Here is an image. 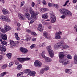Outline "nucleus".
<instances>
[{
	"label": "nucleus",
	"instance_id": "nucleus-1",
	"mask_svg": "<svg viewBox=\"0 0 77 77\" xmlns=\"http://www.w3.org/2000/svg\"><path fill=\"white\" fill-rule=\"evenodd\" d=\"M29 12L30 14L31 15V17H30V14L27 13H25V16L26 17V18H27L29 20H31L30 22V23L32 24V23H33L34 20H35L37 14L36 12H34L33 9H32V8H30L29 10Z\"/></svg>",
	"mask_w": 77,
	"mask_h": 77
},
{
	"label": "nucleus",
	"instance_id": "nucleus-2",
	"mask_svg": "<svg viewBox=\"0 0 77 77\" xmlns=\"http://www.w3.org/2000/svg\"><path fill=\"white\" fill-rule=\"evenodd\" d=\"M69 46H67L65 44V43L63 41H60V42L56 43L54 46V48L56 50H58L60 48L65 49L66 48H69Z\"/></svg>",
	"mask_w": 77,
	"mask_h": 77
},
{
	"label": "nucleus",
	"instance_id": "nucleus-3",
	"mask_svg": "<svg viewBox=\"0 0 77 77\" xmlns=\"http://www.w3.org/2000/svg\"><path fill=\"white\" fill-rule=\"evenodd\" d=\"M60 11L61 14H63L66 15V16L72 15V13L71 11H69L67 9L64 8L61 9L60 10Z\"/></svg>",
	"mask_w": 77,
	"mask_h": 77
},
{
	"label": "nucleus",
	"instance_id": "nucleus-4",
	"mask_svg": "<svg viewBox=\"0 0 77 77\" xmlns=\"http://www.w3.org/2000/svg\"><path fill=\"white\" fill-rule=\"evenodd\" d=\"M0 19L1 21H3L7 23H11V20L9 18L3 15L0 16Z\"/></svg>",
	"mask_w": 77,
	"mask_h": 77
},
{
	"label": "nucleus",
	"instance_id": "nucleus-5",
	"mask_svg": "<svg viewBox=\"0 0 77 77\" xmlns=\"http://www.w3.org/2000/svg\"><path fill=\"white\" fill-rule=\"evenodd\" d=\"M42 53L41 54L43 58H45V62H50L52 61V60L50 58L47 57H45V55L44 54H45V51H43Z\"/></svg>",
	"mask_w": 77,
	"mask_h": 77
},
{
	"label": "nucleus",
	"instance_id": "nucleus-6",
	"mask_svg": "<svg viewBox=\"0 0 77 77\" xmlns=\"http://www.w3.org/2000/svg\"><path fill=\"white\" fill-rule=\"evenodd\" d=\"M46 49H47L48 51L49 54L50 56L51 57H53L54 56V53L53 52V51L51 49V46H49L48 47H46Z\"/></svg>",
	"mask_w": 77,
	"mask_h": 77
},
{
	"label": "nucleus",
	"instance_id": "nucleus-7",
	"mask_svg": "<svg viewBox=\"0 0 77 77\" xmlns=\"http://www.w3.org/2000/svg\"><path fill=\"white\" fill-rule=\"evenodd\" d=\"M17 60H18L19 62H23L24 61H27V60H30V58H17Z\"/></svg>",
	"mask_w": 77,
	"mask_h": 77
},
{
	"label": "nucleus",
	"instance_id": "nucleus-8",
	"mask_svg": "<svg viewBox=\"0 0 77 77\" xmlns=\"http://www.w3.org/2000/svg\"><path fill=\"white\" fill-rule=\"evenodd\" d=\"M41 65H42L41 62L38 60H37L34 62V66H35V67H37V68L41 67Z\"/></svg>",
	"mask_w": 77,
	"mask_h": 77
},
{
	"label": "nucleus",
	"instance_id": "nucleus-9",
	"mask_svg": "<svg viewBox=\"0 0 77 77\" xmlns=\"http://www.w3.org/2000/svg\"><path fill=\"white\" fill-rule=\"evenodd\" d=\"M20 51L23 54H26L28 52V50L27 49L23 47H21L20 48Z\"/></svg>",
	"mask_w": 77,
	"mask_h": 77
},
{
	"label": "nucleus",
	"instance_id": "nucleus-10",
	"mask_svg": "<svg viewBox=\"0 0 77 77\" xmlns=\"http://www.w3.org/2000/svg\"><path fill=\"white\" fill-rule=\"evenodd\" d=\"M62 32L59 31L58 32H57L55 35V39H59L61 38L60 35H62Z\"/></svg>",
	"mask_w": 77,
	"mask_h": 77
},
{
	"label": "nucleus",
	"instance_id": "nucleus-11",
	"mask_svg": "<svg viewBox=\"0 0 77 77\" xmlns=\"http://www.w3.org/2000/svg\"><path fill=\"white\" fill-rule=\"evenodd\" d=\"M2 39L4 41L7 40V36L4 34H0V39H2Z\"/></svg>",
	"mask_w": 77,
	"mask_h": 77
},
{
	"label": "nucleus",
	"instance_id": "nucleus-12",
	"mask_svg": "<svg viewBox=\"0 0 77 77\" xmlns=\"http://www.w3.org/2000/svg\"><path fill=\"white\" fill-rule=\"evenodd\" d=\"M16 45V44L13 40H10V46L11 48L14 47Z\"/></svg>",
	"mask_w": 77,
	"mask_h": 77
},
{
	"label": "nucleus",
	"instance_id": "nucleus-13",
	"mask_svg": "<svg viewBox=\"0 0 77 77\" xmlns=\"http://www.w3.org/2000/svg\"><path fill=\"white\" fill-rule=\"evenodd\" d=\"M0 50L1 51L5 52L6 51V47L5 45L0 46Z\"/></svg>",
	"mask_w": 77,
	"mask_h": 77
},
{
	"label": "nucleus",
	"instance_id": "nucleus-14",
	"mask_svg": "<svg viewBox=\"0 0 77 77\" xmlns=\"http://www.w3.org/2000/svg\"><path fill=\"white\" fill-rule=\"evenodd\" d=\"M44 29V28L42 27V24H40L38 25V28L37 29L39 30L41 32H42L43 31V30Z\"/></svg>",
	"mask_w": 77,
	"mask_h": 77
},
{
	"label": "nucleus",
	"instance_id": "nucleus-15",
	"mask_svg": "<svg viewBox=\"0 0 77 77\" xmlns=\"http://www.w3.org/2000/svg\"><path fill=\"white\" fill-rule=\"evenodd\" d=\"M51 20L52 23H54L56 21L55 16H51Z\"/></svg>",
	"mask_w": 77,
	"mask_h": 77
},
{
	"label": "nucleus",
	"instance_id": "nucleus-16",
	"mask_svg": "<svg viewBox=\"0 0 77 77\" xmlns=\"http://www.w3.org/2000/svg\"><path fill=\"white\" fill-rule=\"evenodd\" d=\"M18 17L21 20H24V16L23 14L20 13L18 15Z\"/></svg>",
	"mask_w": 77,
	"mask_h": 77
},
{
	"label": "nucleus",
	"instance_id": "nucleus-17",
	"mask_svg": "<svg viewBox=\"0 0 77 77\" xmlns=\"http://www.w3.org/2000/svg\"><path fill=\"white\" fill-rule=\"evenodd\" d=\"M59 59H62V58H63L65 57L64 53L63 52H60L59 54Z\"/></svg>",
	"mask_w": 77,
	"mask_h": 77
},
{
	"label": "nucleus",
	"instance_id": "nucleus-18",
	"mask_svg": "<svg viewBox=\"0 0 77 77\" xmlns=\"http://www.w3.org/2000/svg\"><path fill=\"white\" fill-rule=\"evenodd\" d=\"M2 12H3L4 15H6V14H10L8 10L5 9H3Z\"/></svg>",
	"mask_w": 77,
	"mask_h": 77
},
{
	"label": "nucleus",
	"instance_id": "nucleus-19",
	"mask_svg": "<svg viewBox=\"0 0 77 77\" xmlns=\"http://www.w3.org/2000/svg\"><path fill=\"white\" fill-rule=\"evenodd\" d=\"M69 63V60L68 59H64L63 63V65L65 66L67 64Z\"/></svg>",
	"mask_w": 77,
	"mask_h": 77
},
{
	"label": "nucleus",
	"instance_id": "nucleus-20",
	"mask_svg": "<svg viewBox=\"0 0 77 77\" xmlns=\"http://www.w3.org/2000/svg\"><path fill=\"white\" fill-rule=\"evenodd\" d=\"M43 36H44L46 39H49L50 38H51V37H50V36L49 37H48V34H47V32H45L44 33Z\"/></svg>",
	"mask_w": 77,
	"mask_h": 77
},
{
	"label": "nucleus",
	"instance_id": "nucleus-21",
	"mask_svg": "<svg viewBox=\"0 0 77 77\" xmlns=\"http://www.w3.org/2000/svg\"><path fill=\"white\" fill-rule=\"evenodd\" d=\"M35 74H36V72L34 71H31L30 73H29V75L33 77L35 75Z\"/></svg>",
	"mask_w": 77,
	"mask_h": 77
},
{
	"label": "nucleus",
	"instance_id": "nucleus-22",
	"mask_svg": "<svg viewBox=\"0 0 77 77\" xmlns=\"http://www.w3.org/2000/svg\"><path fill=\"white\" fill-rule=\"evenodd\" d=\"M31 70L29 69H26L24 70L23 72L25 74H28L29 75V73H30Z\"/></svg>",
	"mask_w": 77,
	"mask_h": 77
},
{
	"label": "nucleus",
	"instance_id": "nucleus-23",
	"mask_svg": "<svg viewBox=\"0 0 77 77\" xmlns=\"http://www.w3.org/2000/svg\"><path fill=\"white\" fill-rule=\"evenodd\" d=\"M0 30H1V32L2 33H6V32H7V30H6L5 27L4 28V29H3L0 27Z\"/></svg>",
	"mask_w": 77,
	"mask_h": 77
},
{
	"label": "nucleus",
	"instance_id": "nucleus-24",
	"mask_svg": "<svg viewBox=\"0 0 77 77\" xmlns=\"http://www.w3.org/2000/svg\"><path fill=\"white\" fill-rule=\"evenodd\" d=\"M48 13H46L44 14H43L42 15V18H44L45 19H47L48 18V15H47Z\"/></svg>",
	"mask_w": 77,
	"mask_h": 77
},
{
	"label": "nucleus",
	"instance_id": "nucleus-25",
	"mask_svg": "<svg viewBox=\"0 0 77 77\" xmlns=\"http://www.w3.org/2000/svg\"><path fill=\"white\" fill-rule=\"evenodd\" d=\"M5 29L7 30V32H8V31H9V30H11V28L10 27V26H6V27H5Z\"/></svg>",
	"mask_w": 77,
	"mask_h": 77
},
{
	"label": "nucleus",
	"instance_id": "nucleus-26",
	"mask_svg": "<svg viewBox=\"0 0 77 77\" xmlns=\"http://www.w3.org/2000/svg\"><path fill=\"white\" fill-rule=\"evenodd\" d=\"M74 62L75 64H77V55H75L74 58Z\"/></svg>",
	"mask_w": 77,
	"mask_h": 77
},
{
	"label": "nucleus",
	"instance_id": "nucleus-27",
	"mask_svg": "<svg viewBox=\"0 0 77 77\" xmlns=\"http://www.w3.org/2000/svg\"><path fill=\"white\" fill-rule=\"evenodd\" d=\"M15 36L17 40H19L20 39V37H18V33H16L15 34Z\"/></svg>",
	"mask_w": 77,
	"mask_h": 77
},
{
	"label": "nucleus",
	"instance_id": "nucleus-28",
	"mask_svg": "<svg viewBox=\"0 0 77 77\" xmlns=\"http://www.w3.org/2000/svg\"><path fill=\"white\" fill-rule=\"evenodd\" d=\"M23 74H24V73H23V72H20L17 74V76L21 77V76H23Z\"/></svg>",
	"mask_w": 77,
	"mask_h": 77
},
{
	"label": "nucleus",
	"instance_id": "nucleus-29",
	"mask_svg": "<svg viewBox=\"0 0 77 77\" xmlns=\"http://www.w3.org/2000/svg\"><path fill=\"white\" fill-rule=\"evenodd\" d=\"M17 69H18V70H20L21 69V68H22V65L21 64L19 65H17Z\"/></svg>",
	"mask_w": 77,
	"mask_h": 77
},
{
	"label": "nucleus",
	"instance_id": "nucleus-30",
	"mask_svg": "<svg viewBox=\"0 0 77 77\" xmlns=\"http://www.w3.org/2000/svg\"><path fill=\"white\" fill-rule=\"evenodd\" d=\"M71 70L69 69H66L65 71L66 73H68L69 74H71Z\"/></svg>",
	"mask_w": 77,
	"mask_h": 77
},
{
	"label": "nucleus",
	"instance_id": "nucleus-31",
	"mask_svg": "<svg viewBox=\"0 0 77 77\" xmlns=\"http://www.w3.org/2000/svg\"><path fill=\"white\" fill-rule=\"evenodd\" d=\"M32 39V38L28 36L26 38V41H30V39Z\"/></svg>",
	"mask_w": 77,
	"mask_h": 77
},
{
	"label": "nucleus",
	"instance_id": "nucleus-32",
	"mask_svg": "<svg viewBox=\"0 0 77 77\" xmlns=\"http://www.w3.org/2000/svg\"><path fill=\"white\" fill-rule=\"evenodd\" d=\"M6 56H7L8 58H11V56H12V54L11 53H9L8 54H7L6 55Z\"/></svg>",
	"mask_w": 77,
	"mask_h": 77
},
{
	"label": "nucleus",
	"instance_id": "nucleus-33",
	"mask_svg": "<svg viewBox=\"0 0 77 77\" xmlns=\"http://www.w3.org/2000/svg\"><path fill=\"white\" fill-rule=\"evenodd\" d=\"M66 57H67V59H72V57L71 56V55H69V54H68L67 55V56H66Z\"/></svg>",
	"mask_w": 77,
	"mask_h": 77
},
{
	"label": "nucleus",
	"instance_id": "nucleus-34",
	"mask_svg": "<svg viewBox=\"0 0 77 77\" xmlns=\"http://www.w3.org/2000/svg\"><path fill=\"white\" fill-rule=\"evenodd\" d=\"M0 41L2 45H5V41H2V39H0Z\"/></svg>",
	"mask_w": 77,
	"mask_h": 77
},
{
	"label": "nucleus",
	"instance_id": "nucleus-35",
	"mask_svg": "<svg viewBox=\"0 0 77 77\" xmlns=\"http://www.w3.org/2000/svg\"><path fill=\"white\" fill-rule=\"evenodd\" d=\"M13 65H14V62H11L9 63L8 66L9 67H11V66H12Z\"/></svg>",
	"mask_w": 77,
	"mask_h": 77
},
{
	"label": "nucleus",
	"instance_id": "nucleus-36",
	"mask_svg": "<svg viewBox=\"0 0 77 77\" xmlns=\"http://www.w3.org/2000/svg\"><path fill=\"white\" fill-rule=\"evenodd\" d=\"M24 1H23L21 2V4L20 5V7H22L23 5H24Z\"/></svg>",
	"mask_w": 77,
	"mask_h": 77
},
{
	"label": "nucleus",
	"instance_id": "nucleus-37",
	"mask_svg": "<svg viewBox=\"0 0 77 77\" xmlns=\"http://www.w3.org/2000/svg\"><path fill=\"white\" fill-rule=\"evenodd\" d=\"M64 60L65 59H62L61 58L59 62L60 63H63L64 62Z\"/></svg>",
	"mask_w": 77,
	"mask_h": 77
},
{
	"label": "nucleus",
	"instance_id": "nucleus-38",
	"mask_svg": "<svg viewBox=\"0 0 77 77\" xmlns=\"http://www.w3.org/2000/svg\"><path fill=\"white\" fill-rule=\"evenodd\" d=\"M35 44H33L32 45L30 46V48L31 49H32V48H34L35 47Z\"/></svg>",
	"mask_w": 77,
	"mask_h": 77
},
{
	"label": "nucleus",
	"instance_id": "nucleus-39",
	"mask_svg": "<svg viewBox=\"0 0 77 77\" xmlns=\"http://www.w3.org/2000/svg\"><path fill=\"white\" fill-rule=\"evenodd\" d=\"M31 34L32 35H33V36H36L37 35L36 33L34 32H32Z\"/></svg>",
	"mask_w": 77,
	"mask_h": 77
},
{
	"label": "nucleus",
	"instance_id": "nucleus-40",
	"mask_svg": "<svg viewBox=\"0 0 77 77\" xmlns=\"http://www.w3.org/2000/svg\"><path fill=\"white\" fill-rule=\"evenodd\" d=\"M6 74V72H5L3 73H1V75H2V76H4V75H5Z\"/></svg>",
	"mask_w": 77,
	"mask_h": 77
},
{
	"label": "nucleus",
	"instance_id": "nucleus-41",
	"mask_svg": "<svg viewBox=\"0 0 77 77\" xmlns=\"http://www.w3.org/2000/svg\"><path fill=\"white\" fill-rule=\"evenodd\" d=\"M6 66H7V65L6 64H5L2 67V69H5V68L6 67Z\"/></svg>",
	"mask_w": 77,
	"mask_h": 77
},
{
	"label": "nucleus",
	"instance_id": "nucleus-42",
	"mask_svg": "<svg viewBox=\"0 0 77 77\" xmlns=\"http://www.w3.org/2000/svg\"><path fill=\"white\" fill-rule=\"evenodd\" d=\"M43 9H44V8H39V10L40 12H44V10Z\"/></svg>",
	"mask_w": 77,
	"mask_h": 77
},
{
	"label": "nucleus",
	"instance_id": "nucleus-43",
	"mask_svg": "<svg viewBox=\"0 0 77 77\" xmlns=\"http://www.w3.org/2000/svg\"><path fill=\"white\" fill-rule=\"evenodd\" d=\"M50 15H51V16H53V15H54V14H53V11H50Z\"/></svg>",
	"mask_w": 77,
	"mask_h": 77
},
{
	"label": "nucleus",
	"instance_id": "nucleus-44",
	"mask_svg": "<svg viewBox=\"0 0 77 77\" xmlns=\"http://www.w3.org/2000/svg\"><path fill=\"white\" fill-rule=\"evenodd\" d=\"M35 2H32L31 4V6L32 7H34V6H35Z\"/></svg>",
	"mask_w": 77,
	"mask_h": 77
},
{
	"label": "nucleus",
	"instance_id": "nucleus-45",
	"mask_svg": "<svg viewBox=\"0 0 77 77\" xmlns=\"http://www.w3.org/2000/svg\"><path fill=\"white\" fill-rule=\"evenodd\" d=\"M42 3L44 5H47V2H45V0L43 1Z\"/></svg>",
	"mask_w": 77,
	"mask_h": 77
},
{
	"label": "nucleus",
	"instance_id": "nucleus-46",
	"mask_svg": "<svg viewBox=\"0 0 77 77\" xmlns=\"http://www.w3.org/2000/svg\"><path fill=\"white\" fill-rule=\"evenodd\" d=\"M43 11H48V8H43Z\"/></svg>",
	"mask_w": 77,
	"mask_h": 77
},
{
	"label": "nucleus",
	"instance_id": "nucleus-47",
	"mask_svg": "<svg viewBox=\"0 0 77 77\" xmlns=\"http://www.w3.org/2000/svg\"><path fill=\"white\" fill-rule=\"evenodd\" d=\"M68 2H69V0L67 1L66 2L65 4L63 5V6H66V5H67V4L68 3Z\"/></svg>",
	"mask_w": 77,
	"mask_h": 77
},
{
	"label": "nucleus",
	"instance_id": "nucleus-48",
	"mask_svg": "<svg viewBox=\"0 0 77 77\" xmlns=\"http://www.w3.org/2000/svg\"><path fill=\"white\" fill-rule=\"evenodd\" d=\"M42 24H43V25H46V22H45L44 21V20H42Z\"/></svg>",
	"mask_w": 77,
	"mask_h": 77
},
{
	"label": "nucleus",
	"instance_id": "nucleus-49",
	"mask_svg": "<svg viewBox=\"0 0 77 77\" xmlns=\"http://www.w3.org/2000/svg\"><path fill=\"white\" fill-rule=\"evenodd\" d=\"M15 63L16 65H17L18 64H19V62L17 60H16L15 61Z\"/></svg>",
	"mask_w": 77,
	"mask_h": 77
},
{
	"label": "nucleus",
	"instance_id": "nucleus-50",
	"mask_svg": "<svg viewBox=\"0 0 77 77\" xmlns=\"http://www.w3.org/2000/svg\"><path fill=\"white\" fill-rule=\"evenodd\" d=\"M49 69V67L48 66H46L45 69V71H47Z\"/></svg>",
	"mask_w": 77,
	"mask_h": 77
},
{
	"label": "nucleus",
	"instance_id": "nucleus-51",
	"mask_svg": "<svg viewBox=\"0 0 77 77\" xmlns=\"http://www.w3.org/2000/svg\"><path fill=\"white\" fill-rule=\"evenodd\" d=\"M45 71V70H44V69H42L40 71L41 73L42 74H43L44 72Z\"/></svg>",
	"mask_w": 77,
	"mask_h": 77
},
{
	"label": "nucleus",
	"instance_id": "nucleus-52",
	"mask_svg": "<svg viewBox=\"0 0 77 77\" xmlns=\"http://www.w3.org/2000/svg\"><path fill=\"white\" fill-rule=\"evenodd\" d=\"M26 31L27 32H28V33H30L32 32V31H31L29 29H26Z\"/></svg>",
	"mask_w": 77,
	"mask_h": 77
},
{
	"label": "nucleus",
	"instance_id": "nucleus-53",
	"mask_svg": "<svg viewBox=\"0 0 77 77\" xmlns=\"http://www.w3.org/2000/svg\"><path fill=\"white\" fill-rule=\"evenodd\" d=\"M61 18H62L63 19H65V18H66V16H65V15L61 16Z\"/></svg>",
	"mask_w": 77,
	"mask_h": 77
},
{
	"label": "nucleus",
	"instance_id": "nucleus-54",
	"mask_svg": "<svg viewBox=\"0 0 77 77\" xmlns=\"http://www.w3.org/2000/svg\"><path fill=\"white\" fill-rule=\"evenodd\" d=\"M54 6L56 8H59V5H58L56 4L54 5Z\"/></svg>",
	"mask_w": 77,
	"mask_h": 77
},
{
	"label": "nucleus",
	"instance_id": "nucleus-55",
	"mask_svg": "<svg viewBox=\"0 0 77 77\" xmlns=\"http://www.w3.org/2000/svg\"><path fill=\"white\" fill-rule=\"evenodd\" d=\"M17 26L18 27H20V26H21V24L20 23H17Z\"/></svg>",
	"mask_w": 77,
	"mask_h": 77
},
{
	"label": "nucleus",
	"instance_id": "nucleus-56",
	"mask_svg": "<svg viewBox=\"0 0 77 77\" xmlns=\"http://www.w3.org/2000/svg\"><path fill=\"white\" fill-rule=\"evenodd\" d=\"M48 5L49 7H51L52 5H51V4L50 3H49L48 4Z\"/></svg>",
	"mask_w": 77,
	"mask_h": 77
},
{
	"label": "nucleus",
	"instance_id": "nucleus-57",
	"mask_svg": "<svg viewBox=\"0 0 77 77\" xmlns=\"http://www.w3.org/2000/svg\"><path fill=\"white\" fill-rule=\"evenodd\" d=\"M73 3H77V1L76 0H73Z\"/></svg>",
	"mask_w": 77,
	"mask_h": 77
},
{
	"label": "nucleus",
	"instance_id": "nucleus-58",
	"mask_svg": "<svg viewBox=\"0 0 77 77\" xmlns=\"http://www.w3.org/2000/svg\"><path fill=\"white\" fill-rule=\"evenodd\" d=\"M2 59H3V56L0 55V60H1Z\"/></svg>",
	"mask_w": 77,
	"mask_h": 77
},
{
	"label": "nucleus",
	"instance_id": "nucleus-59",
	"mask_svg": "<svg viewBox=\"0 0 77 77\" xmlns=\"http://www.w3.org/2000/svg\"><path fill=\"white\" fill-rule=\"evenodd\" d=\"M42 47H44V46H45V43H43V44H42Z\"/></svg>",
	"mask_w": 77,
	"mask_h": 77
},
{
	"label": "nucleus",
	"instance_id": "nucleus-60",
	"mask_svg": "<svg viewBox=\"0 0 77 77\" xmlns=\"http://www.w3.org/2000/svg\"><path fill=\"white\" fill-rule=\"evenodd\" d=\"M33 41H36V38H34L33 39Z\"/></svg>",
	"mask_w": 77,
	"mask_h": 77
},
{
	"label": "nucleus",
	"instance_id": "nucleus-61",
	"mask_svg": "<svg viewBox=\"0 0 77 77\" xmlns=\"http://www.w3.org/2000/svg\"><path fill=\"white\" fill-rule=\"evenodd\" d=\"M0 1L1 2H2V3H4L5 1H4V0H0Z\"/></svg>",
	"mask_w": 77,
	"mask_h": 77
},
{
	"label": "nucleus",
	"instance_id": "nucleus-62",
	"mask_svg": "<svg viewBox=\"0 0 77 77\" xmlns=\"http://www.w3.org/2000/svg\"><path fill=\"white\" fill-rule=\"evenodd\" d=\"M38 46L39 47H42V45H38Z\"/></svg>",
	"mask_w": 77,
	"mask_h": 77
},
{
	"label": "nucleus",
	"instance_id": "nucleus-63",
	"mask_svg": "<svg viewBox=\"0 0 77 77\" xmlns=\"http://www.w3.org/2000/svg\"><path fill=\"white\" fill-rule=\"evenodd\" d=\"M17 30L20 31V30H21V29L20 28L18 27L17 28Z\"/></svg>",
	"mask_w": 77,
	"mask_h": 77
},
{
	"label": "nucleus",
	"instance_id": "nucleus-64",
	"mask_svg": "<svg viewBox=\"0 0 77 77\" xmlns=\"http://www.w3.org/2000/svg\"><path fill=\"white\" fill-rule=\"evenodd\" d=\"M51 5L52 6H54V5H55V4H54L53 3H52V4H51Z\"/></svg>",
	"mask_w": 77,
	"mask_h": 77
}]
</instances>
